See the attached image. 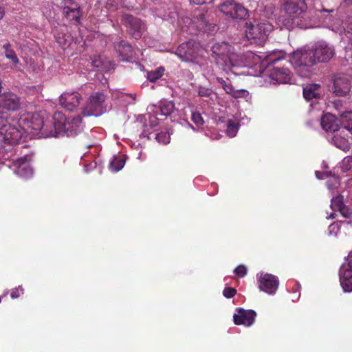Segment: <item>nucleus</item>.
Here are the masks:
<instances>
[{
	"mask_svg": "<svg viewBox=\"0 0 352 352\" xmlns=\"http://www.w3.org/2000/svg\"><path fill=\"white\" fill-rule=\"evenodd\" d=\"M54 126L50 130L51 136L74 137L81 133L83 129L80 116L67 118L60 112H56L53 116Z\"/></svg>",
	"mask_w": 352,
	"mask_h": 352,
	"instance_id": "f257e3e1",
	"label": "nucleus"
},
{
	"mask_svg": "<svg viewBox=\"0 0 352 352\" xmlns=\"http://www.w3.org/2000/svg\"><path fill=\"white\" fill-rule=\"evenodd\" d=\"M272 30V25L265 20L254 23L246 22L244 26V32L247 39L252 43L258 45L264 44Z\"/></svg>",
	"mask_w": 352,
	"mask_h": 352,
	"instance_id": "f03ea898",
	"label": "nucleus"
},
{
	"mask_svg": "<svg viewBox=\"0 0 352 352\" xmlns=\"http://www.w3.org/2000/svg\"><path fill=\"white\" fill-rule=\"evenodd\" d=\"M206 52L199 43L188 41L177 48L176 54L182 60L199 64L204 60Z\"/></svg>",
	"mask_w": 352,
	"mask_h": 352,
	"instance_id": "7ed1b4c3",
	"label": "nucleus"
},
{
	"mask_svg": "<svg viewBox=\"0 0 352 352\" xmlns=\"http://www.w3.org/2000/svg\"><path fill=\"white\" fill-rule=\"evenodd\" d=\"M19 126L22 127L27 136L28 134L37 133L38 131L46 136H51L50 131H47V125L38 114L28 113L22 116L19 119Z\"/></svg>",
	"mask_w": 352,
	"mask_h": 352,
	"instance_id": "20e7f679",
	"label": "nucleus"
},
{
	"mask_svg": "<svg viewBox=\"0 0 352 352\" xmlns=\"http://www.w3.org/2000/svg\"><path fill=\"white\" fill-rule=\"evenodd\" d=\"M0 135L5 143L11 145L25 142L27 138L22 127L19 126V122L17 124L3 123L0 126Z\"/></svg>",
	"mask_w": 352,
	"mask_h": 352,
	"instance_id": "39448f33",
	"label": "nucleus"
},
{
	"mask_svg": "<svg viewBox=\"0 0 352 352\" xmlns=\"http://www.w3.org/2000/svg\"><path fill=\"white\" fill-rule=\"evenodd\" d=\"M106 96L103 93L95 92L89 98L82 113L84 116H98L106 111L104 102Z\"/></svg>",
	"mask_w": 352,
	"mask_h": 352,
	"instance_id": "423d86ee",
	"label": "nucleus"
},
{
	"mask_svg": "<svg viewBox=\"0 0 352 352\" xmlns=\"http://www.w3.org/2000/svg\"><path fill=\"white\" fill-rule=\"evenodd\" d=\"M121 23L126 28L131 38L140 39L146 29V24L140 18L124 13L121 16Z\"/></svg>",
	"mask_w": 352,
	"mask_h": 352,
	"instance_id": "0eeeda50",
	"label": "nucleus"
},
{
	"mask_svg": "<svg viewBox=\"0 0 352 352\" xmlns=\"http://www.w3.org/2000/svg\"><path fill=\"white\" fill-rule=\"evenodd\" d=\"M219 10L225 15L235 20H245L249 11L241 4L234 0H226L219 6Z\"/></svg>",
	"mask_w": 352,
	"mask_h": 352,
	"instance_id": "6e6552de",
	"label": "nucleus"
},
{
	"mask_svg": "<svg viewBox=\"0 0 352 352\" xmlns=\"http://www.w3.org/2000/svg\"><path fill=\"white\" fill-rule=\"evenodd\" d=\"M192 25L199 32L208 34H214L218 28L214 23H211L207 12H199L193 16Z\"/></svg>",
	"mask_w": 352,
	"mask_h": 352,
	"instance_id": "1a4fd4ad",
	"label": "nucleus"
},
{
	"mask_svg": "<svg viewBox=\"0 0 352 352\" xmlns=\"http://www.w3.org/2000/svg\"><path fill=\"white\" fill-rule=\"evenodd\" d=\"M291 63L296 67H311L316 64L313 50L300 49L293 53Z\"/></svg>",
	"mask_w": 352,
	"mask_h": 352,
	"instance_id": "9d476101",
	"label": "nucleus"
},
{
	"mask_svg": "<svg viewBox=\"0 0 352 352\" xmlns=\"http://www.w3.org/2000/svg\"><path fill=\"white\" fill-rule=\"evenodd\" d=\"M212 52L216 56L215 58L218 64L220 63L219 59H221L224 64L227 65L228 62L232 61L234 56L233 47L225 42L213 45Z\"/></svg>",
	"mask_w": 352,
	"mask_h": 352,
	"instance_id": "9b49d317",
	"label": "nucleus"
},
{
	"mask_svg": "<svg viewBox=\"0 0 352 352\" xmlns=\"http://www.w3.org/2000/svg\"><path fill=\"white\" fill-rule=\"evenodd\" d=\"M21 105V99L11 91L0 93V109L8 111H16Z\"/></svg>",
	"mask_w": 352,
	"mask_h": 352,
	"instance_id": "f8f14e48",
	"label": "nucleus"
},
{
	"mask_svg": "<svg viewBox=\"0 0 352 352\" xmlns=\"http://www.w3.org/2000/svg\"><path fill=\"white\" fill-rule=\"evenodd\" d=\"M283 8L288 16L293 19L305 12L307 5L305 0H285Z\"/></svg>",
	"mask_w": 352,
	"mask_h": 352,
	"instance_id": "ddd939ff",
	"label": "nucleus"
},
{
	"mask_svg": "<svg viewBox=\"0 0 352 352\" xmlns=\"http://www.w3.org/2000/svg\"><path fill=\"white\" fill-rule=\"evenodd\" d=\"M258 287L268 294H274L278 289V278L270 274H262L258 279Z\"/></svg>",
	"mask_w": 352,
	"mask_h": 352,
	"instance_id": "4468645a",
	"label": "nucleus"
},
{
	"mask_svg": "<svg viewBox=\"0 0 352 352\" xmlns=\"http://www.w3.org/2000/svg\"><path fill=\"white\" fill-rule=\"evenodd\" d=\"M81 99V95L77 91L64 92L59 98V104L67 111H73L78 107Z\"/></svg>",
	"mask_w": 352,
	"mask_h": 352,
	"instance_id": "2eb2a0df",
	"label": "nucleus"
},
{
	"mask_svg": "<svg viewBox=\"0 0 352 352\" xmlns=\"http://www.w3.org/2000/svg\"><path fill=\"white\" fill-rule=\"evenodd\" d=\"M351 88V79L348 75H338L333 80V93L338 96H344L349 93Z\"/></svg>",
	"mask_w": 352,
	"mask_h": 352,
	"instance_id": "dca6fc26",
	"label": "nucleus"
},
{
	"mask_svg": "<svg viewBox=\"0 0 352 352\" xmlns=\"http://www.w3.org/2000/svg\"><path fill=\"white\" fill-rule=\"evenodd\" d=\"M237 314L233 316V320L236 325H244L250 327L255 321L256 313L254 310L244 309L243 308L236 309Z\"/></svg>",
	"mask_w": 352,
	"mask_h": 352,
	"instance_id": "f3484780",
	"label": "nucleus"
},
{
	"mask_svg": "<svg viewBox=\"0 0 352 352\" xmlns=\"http://www.w3.org/2000/svg\"><path fill=\"white\" fill-rule=\"evenodd\" d=\"M313 54H314L316 63L317 62H327L333 57L334 53L331 47L325 43L321 42L316 45L313 50Z\"/></svg>",
	"mask_w": 352,
	"mask_h": 352,
	"instance_id": "a211bd4d",
	"label": "nucleus"
},
{
	"mask_svg": "<svg viewBox=\"0 0 352 352\" xmlns=\"http://www.w3.org/2000/svg\"><path fill=\"white\" fill-rule=\"evenodd\" d=\"M113 47L123 61H130L133 58V49L126 41L121 39L118 42H114Z\"/></svg>",
	"mask_w": 352,
	"mask_h": 352,
	"instance_id": "6ab92c4d",
	"label": "nucleus"
},
{
	"mask_svg": "<svg viewBox=\"0 0 352 352\" xmlns=\"http://www.w3.org/2000/svg\"><path fill=\"white\" fill-rule=\"evenodd\" d=\"M12 165L15 168V173L21 177H28L33 174V170L28 163L26 157H21L14 160Z\"/></svg>",
	"mask_w": 352,
	"mask_h": 352,
	"instance_id": "aec40b11",
	"label": "nucleus"
},
{
	"mask_svg": "<svg viewBox=\"0 0 352 352\" xmlns=\"http://www.w3.org/2000/svg\"><path fill=\"white\" fill-rule=\"evenodd\" d=\"M321 126L327 132L335 133L341 129L339 120L331 113L324 114L321 118Z\"/></svg>",
	"mask_w": 352,
	"mask_h": 352,
	"instance_id": "412c9836",
	"label": "nucleus"
},
{
	"mask_svg": "<svg viewBox=\"0 0 352 352\" xmlns=\"http://www.w3.org/2000/svg\"><path fill=\"white\" fill-rule=\"evenodd\" d=\"M270 76L279 83H287L290 80V71L285 67H274Z\"/></svg>",
	"mask_w": 352,
	"mask_h": 352,
	"instance_id": "4be33fe9",
	"label": "nucleus"
},
{
	"mask_svg": "<svg viewBox=\"0 0 352 352\" xmlns=\"http://www.w3.org/2000/svg\"><path fill=\"white\" fill-rule=\"evenodd\" d=\"M175 111V104L172 101H162L161 102L159 109L155 111V115L157 119H161L160 117L166 118L170 116Z\"/></svg>",
	"mask_w": 352,
	"mask_h": 352,
	"instance_id": "5701e85b",
	"label": "nucleus"
},
{
	"mask_svg": "<svg viewBox=\"0 0 352 352\" xmlns=\"http://www.w3.org/2000/svg\"><path fill=\"white\" fill-rule=\"evenodd\" d=\"M320 89V85L318 84H309L303 88V96L307 100H310L314 98H320V93L318 92Z\"/></svg>",
	"mask_w": 352,
	"mask_h": 352,
	"instance_id": "b1692460",
	"label": "nucleus"
},
{
	"mask_svg": "<svg viewBox=\"0 0 352 352\" xmlns=\"http://www.w3.org/2000/svg\"><path fill=\"white\" fill-rule=\"evenodd\" d=\"M217 81L228 94L231 95L235 98L242 96L243 91L234 90L233 86L231 84L227 83L222 78H217Z\"/></svg>",
	"mask_w": 352,
	"mask_h": 352,
	"instance_id": "393cba45",
	"label": "nucleus"
},
{
	"mask_svg": "<svg viewBox=\"0 0 352 352\" xmlns=\"http://www.w3.org/2000/svg\"><path fill=\"white\" fill-rule=\"evenodd\" d=\"M63 12L67 18L74 21L77 23L80 22L81 10L79 6L76 8H70L69 6H64Z\"/></svg>",
	"mask_w": 352,
	"mask_h": 352,
	"instance_id": "a878e982",
	"label": "nucleus"
},
{
	"mask_svg": "<svg viewBox=\"0 0 352 352\" xmlns=\"http://www.w3.org/2000/svg\"><path fill=\"white\" fill-rule=\"evenodd\" d=\"M340 278H352V260L346 259L339 271Z\"/></svg>",
	"mask_w": 352,
	"mask_h": 352,
	"instance_id": "bb28decb",
	"label": "nucleus"
},
{
	"mask_svg": "<svg viewBox=\"0 0 352 352\" xmlns=\"http://www.w3.org/2000/svg\"><path fill=\"white\" fill-rule=\"evenodd\" d=\"M239 128V124L238 122L229 119L227 122V135L230 138L234 137L238 132Z\"/></svg>",
	"mask_w": 352,
	"mask_h": 352,
	"instance_id": "cd10ccee",
	"label": "nucleus"
},
{
	"mask_svg": "<svg viewBox=\"0 0 352 352\" xmlns=\"http://www.w3.org/2000/svg\"><path fill=\"white\" fill-rule=\"evenodd\" d=\"M344 206V198L341 195H338L331 199V208L333 211H339Z\"/></svg>",
	"mask_w": 352,
	"mask_h": 352,
	"instance_id": "c85d7f7f",
	"label": "nucleus"
},
{
	"mask_svg": "<svg viewBox=\"0 0 352 352\" xmlns=\"http://www.w3.org/2000/svg\"><path fill=\"white\" fill-rule=\"evenodd\" d=\"M125 164L124 159L120 157H114V159L109 164V168L113 172H118L120 170Z\"/></svg>",
	"mask_w": 352,
	"mask_h": 352,
	"instance_id": "c756f323",
	"label": "nucleus"
},
{
	"mask_svg": "<svg viewBox=\"0 0 352 352\" xmlns=\"http://www.w3.org/2000/svg\"><path fill=\"white\" fill-rule=\"evenodd\" d=\"M335 145L341 149H345L348 146V142L346 137L341 138L338 135H336L333 138Z\"/></svg>",
	"mask_w": 352,
	"mask_h": 352,
	"instance_id": "7c9ffc66",
	"label": "nucleus"
},
{
	"mask_svg": "<svg viewBox=\"0 0 352 352\" xmlns=\"http://www.w3.org/2000/svg\"><path fill=\"white\" fill-rule=\"evenodd\" d=\"M164 69L162 67L158 68L155 71H152L148 73V79L151 82H155L160 79L164 74Z\"/></svg>",
	"mask_w": 352,
	"mask_h": 352,
	"instance_id": "2f4dec72",
	"label": "nucleus"
},
{
	"mask_svg": "<svg viewBox=\"0 0 352 352\" xmlns=\"http://www.w3.org/2000/svg\"><path fill=\"white\" fill-rule=\"evenodd\" d=\"M155 140L163 144H167L170 142V135L166 132H160L155 134Z\"/></svg>",
	"mask_w": 352,
	"mask_h": 352,
	"instance_id": "473e14b6",
	"label": "nucleus"
},
{
	"mask_svg": "<svg viewBox=\"0 0 352 352\" xmlns=\"http://www.w3.org/2000/svg\"><path fill=\"white\" fill-rule=\"evenodd\" d=\"M340 282L344 292H352V278H340Z\"/></svg>",
	"mask_w": 352,
	"mask_h": 352,
	"instance_id": "72a5a7b5",
	"label": "nucleus"
},
{
	"mask_svg": "<svg viewBox=\"0 0 352 352\" xmlns=\"http://www.w3.org/2000/svg\"><path fill=\"white\" fill-rule=\"evenodd\" d=\"M191 120L197 126H200L204 124V118L199 112H192L191 115Z\"/></svg>",
	"mask_w": 352,
	"mask_h": 352,
	"instance_id": "f704fd0d",
	"label": "nucleus"
},
{
	"mask_svg": "<svg viewBox=\"0 0 352 352\" xmlns=\"http://www.w3.org/2000/svg\"><path fill=\"white\" fill-rule=\"evenodd\" d=\"M5 56L8 59L10 60L14 64H17L19 62V60L13 50L6 52Z\"/></svg>",
	"mask_w": 352,
	"mask_h": 352,
	"instance_id": "c9c22d12",
	"label": "nucleus"
},
{
	"mask_svg": "<svg viewBox=\"0 0 352 352\" xmlns=\"http://www.w3.org/2000/svg\"><path fill=\"white\" fill-rule=\"evenodd\" d=\"M236 294V289L233 287H227L223 291V296L227 298L234 297Z\"/></svg>",
	"mask_w": 352,
	"mask_h": 352,
	"instance_id": "e433bc0d",
	"label": "nucleus"
},
{
	"mask_svg": "<svg viewBox=\"0 0 352 352\" xmlns=\"http://www.w3.org/2000/svg\"><path fill=\"white\" fill-rule=\"evenodd\" d=\"M234 272L237 276L243 277L247 274V268L245 265H241L234 269Z\"/></svg>",
	"mask_w": 352,
	"mask_h": 352,
	"instance_id": "4c0bfd02",
	"label": "nucleus"
},
{
	"mask_svg": "<svg viewBox=\"0 0 352 352\" xmlns=\"http://www.w3.org/2000/svg\"><path fill=\"white\" fill-rule=\"evenodd\" d=\"M212 91L210 89L201 87L199 88L198 95L200 97H210Z\"/></svg>",
	"mask_w": 352,
	"mask_h": 352,
	"instance_id": "58836bf2",
	"label": "nucleus"
},
{
	"mask_svg": "<svg viewBox=\"0 0 352 352\" xmlns=\"http://www.w3.org/2000/svg\"><path fill=\"white\" fill-rule=\"evenodd\" d=\"M342 167L345 170H350L352 168V156H347L344 157L342 162Z\"/></svg>",
	"mask_w": 352,
	"mask_h": 352,
	"instance_id": "ea45409f",
	"label": "nucleus"
},
{
	"mask_svg": "<svg viewBox=\"0 0 352 352\" xmlns=\"http://www.w3.org/2000/svg\"><path fill=\"white\" fill-rule=\"evenodd\" d=\"M23 294V289L21 286H19L17 288H15L12 290L10 293V297L12 298H19L21 294Z\"/></svg>",
	"mask_w": 352,
	"mask_h": 352,
	"instance_id": "a19ab883",
	"label": "nucleus"
},
{
	"mask_svg": "<svg viewBox=\"0 0 352 352\" xmlns=\"http://www.w3.org/2000/svg\"><path fill=\"white\" fill-rule=\"evenodd\" d=\"M339 212L345 218L349 219L352 216V211L349 210L346 206L341 208Z\"/></svg>",
	"mask_w": 352,
	"mask_h": 352,
	"instance_id": "79ce46f5",
	"label": "nucleus"
},
{
	"mask_svg": "<svg viewBox=\"0 0 352 352\" xmlns=\"http://www.w3.org/2000/svg\"><path fill=\"white\" fill-rule=\"evenodd\" d=\"M8 117L9 115L6 111L0 110V126L7 122Z\"/></svg>",
	"mask_w": 352,
	"mask_h": 352,
	"instance_id": "37998d69",
	"label": "nucleus"
},
{
	"mask_svg": "<svg viewBox=\"0 0 352 352\" xmlns=\"http://www.w3.org/2000/svg\"><path fill=\"white\" fill-rule=\"evenodd\" d=\"M190 1L195 5H202L210 3L212 2V0H190Z\"/></svg>",
	"mask_w": 352,
	"mask_h": 352,
	"instance_id": "c03bdc74",
	"label": "nucleus"
},
{
	"mask_svg": "<svg viewBox=\"0 0 352 352\" xmlns=\"http://www.w3.org/2000/svg\"><path fill=\"white\" fill-rule=\"evenodd\" d=\"M5 15V8L3 6L0 5V20L3 18Z\"/></svg>",
	"mask_w": 352,
	"mask_h": 352,
	"instance_id": "a18cd8bd",
	"label": "nucleus"
},
{
	"mask_svg": "<svg viewBox=\"0 0 352 352\" xmlns=\"http://www.w3.org/2000/svg\"><path fill=\"white\" fill-rule=\"evenodd\" d=\"M3 48L5 50V52H8V50H12V49H11V45L10 43H7L3 45Z\"/></svg>",
	"mask_w": 352,
	"mask_h": 352,
	"instance_id": "49530a36",
	"label": "nucleus"
},
{
	"mask_svg": "<svg viewBox=\"0 0 352 352\" xmlns=\"http://www.w3.org/2000/svg\"><path fill=\"white\" fill-rule=\"evenodd\" d=\"M57 42L63 47L66 45V40L65 38L60 39V38H57Z\"/></svg>",
	"mask_w": 352,
	"mask_h": 352,
	"instance_id": "de8ad7c7",
	"label": "nucleus"
},
{
	"mask_svg": "<svg viewBox=\"0 0 352 352\" xmlns=\"http://www.w3.org/2000/svg\"><path fill=\"white\" fill-rule=\"evenodd\" d=\"M330 232L334 231L335 229L339 230L338 224L332 223L329 226Z\"/></svg>",
	"mask_w": 352,
	"mask_h": 352,
	"instance_id": "09e8293b",
	"label": "nucleus"
},
{
	"mask_svg": "<svg viewBox=\"0 0 352 352\" xmlns=\"http://www.w3.org/2000/svg\"><path fill=\"white\" fill-rule=\"evenodd\" d=\"M344 130H346L348 132H350V128L349 126H344L342 129V131L340 132V134L343 133L344 132Z\"/></svg>",
	"mask_w": 352,
	"mask_h": 352,
	"instance_id": "8fccbe9b",
	"label": "nucleus"
},
{
	"mask_svg": "<svg viewBox=\"0 0 352 352\" xmlns=\"http://www.w3.org/2000/svg\"><path fill=\"white\" fill-rule=\"evenodd\" d=\"M93 65H94V66H95V67H98V68H99V67H100V65H99V64L98 63V61H97V60H94V61H93Z\"/></svg>",
	"mask_w": 352,
	"mask_h": 352,
	"instance_id": "3c124183",
	"label": "nucleus"
},
{
	"mask_svg": "<svg viewBox=\"0 0 352 352\" xmlns=\"http://www.w3.org/2000/svg\"><path fill=\"white\" fill-rule=\"evenodd\" d=\"M65 1L66 3H71V4H73L74 3V0H64Z\"/></svg>",
	"mask_w": 352,
	"mask_h": 352,
	"instance_id": "603ef678",
	"label": "nucleus"
},
{
	"mask_svg": "<svg viewBox=\"0 0 352 352\" xmlns=\"http://www.w3.org/2000/svg\"><path fill=\"white\" fill-rule=\"evenodd\" d=\"M280 58H274V59H270V62L272 63H275L276 62H277L278 60H279Z\"/></svg>",
	"mask_w": 352,
	"mask_h": 352,
	"instance_id": "864d4df0",
	"label": "nucleus"
},
{
	"mask_svg": "<svg viewBox=\"0 0 352 352\" xmlns=\"http://www.w3.org/2000/svg\"><path fill=\"white\" fill-rule=\"evenodd\" d=\"M329 219H333L336 218V214L335 213H331L330 215H329Z\"/></svg>",
	"mask_w": 352,
	"mask_h": 352,
	"instance_id": "5fc2aeb1",
	"label": "nucleus"
},
{
	"mask_svg": "<svg viewBox=\"0 0 352 352\" xmlns=\"http://www.w3.org/2000/svg\"><path fill=\"white\" fill-rule=\"evenodd\" d=\"M345 2L348 5H352V0H345Z\"/></svg>",
	"mask_w": 352,
	"mask_h": 352,
	"instance_id": "6e6d98bb",
	"label": "nucleus"
},
{
	"mask_svg": "<svg viewBox=\"0 0 352 352\" xmlns=\"http://www.w3.org/2000/svg\"><path fill=\"white\" fill-rule=\"evenodd\" d=\"M1 89H2L1 80H0V93L1 92Z\"/></svg>",
	"mask_w": 352,
	"mask_h": 352,
	"instance_id": "4d7b16f0",
	"label": "nucleus"
},
{
	"mask_svg": "<svg viewBox=\"0 0 352 352\" xmlns=\"http://www.w3.org/2000/svg\"><path fill=\"white\" fill-rule=\"evenodd\" d=\"M319 173H320L319 172H316V175L317 177H318V178H320V177L318 176Z\"/></svg>",
	"mask_w": 352,
	"mask_h": 352,
	"instance_id": "13d9d810",
	"label": "nucleus"
}]
</instances>
